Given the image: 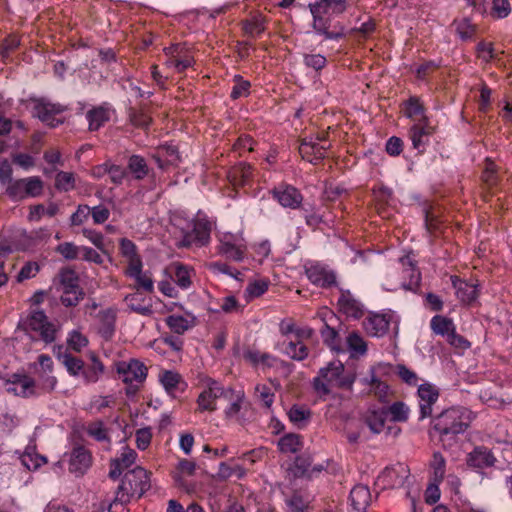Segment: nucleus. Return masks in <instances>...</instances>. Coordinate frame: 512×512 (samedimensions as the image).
<instances>
[{"instance_id": "69168bd1", "label": "nucleus", "mask_w": 512, "mask_h": 512, "mask_svg": "<svg viewBox=\"0 0 512 512\" xmlns=\"http://www.w3.org/2000/svg\"><path fill=\"white\" fill-rule=\"evenodd\" d=\"M232 176L239 184L244 185L252 176V167L249 164L241 163L233 169Z\"/></svg>"}, {"instance_id": "cd10ccee", "label": "nucleus", "mask_w": 512, "mask_h": 512, "mask_svg": "<svg viewBox=\"0 0 512 512\" xmlns=\"http://www.w3.org/2000/svg\"><path fill=\"white\" fill-rule=\"evenodd\" d=\"M14 378L7 388L8 392L21 397H29L34 394L35 382L32 378L18 375H15Z\"/></svg>"}, {"instance_id": "423d86ee", "label": "nucleus", "mask_w": 512, "mask_h": 512, "mask_svg": "<svg viewBox=\"0 0 512 512\" xmlns=\"http://www.w3.org/2000/svg\"><path fill=\"white\" fill-rule=\"evenodd\" d=\"M115 369L119 377L125 384H128L127 394L135 393L138 385L146 380L148 368L138 359H129L115 363Z\"/></svg>"}, {"instance_id": "79ce46f5", "label": "nucleus", "mask_w": 512, "mask_h": 512, "mask_svg": "<svg viewBox=\"0 0 512 512\" xmlns=\"http://www.w3.org/2000/svg\"><path fill=\"white\" fill-rule=\"evenodd\" d=\"M279 449L284 453H296L302 447L301 438L297 434H286L280 438Z\"/></svg>"}, {"instance_id": "39448f33", "label": "nucleus", "mask_w": 512, "mask_h": 512, "mask_svg": "<svg viewBox=\"0 0 512 512\" xmlns=\"http://www.w3.org/2000/svg\"><path fill=\"white\" fill-rule=\"evenodd\" d=\"M20 325L24 331L35 333L46 344L52 343L56 339L57 328L49 321L43 310L35 309L30 311Z\"/></svg>"}, {"instance_id": "5701e85b", "label": "nucleus", "mask_w": 512, "mask_h": 512, "mask_svg": "<svg viewBox=\"0 0 512 512\" xmlns=\"http://www.w3.org/2000/svg\"><path fill=\"white\" fill-rule=\"evenodd\" d=\"M91 465V455L84 447L73 449L69 462V470L77 476L83 475Z\"/></svg>"}, {"instance_id": "4c0bfd02", "label": "nucleus", "mask_w": 512, "mask_h": 512, "mask_svg": "<svg viewBox=\"0 0 512 512\" xmlns=\"http://www.w3.org/2000/svg\"><path fill=\"white\" fill-rule=\"evenodd\" d=\"M431 329L446 338L455 330L453 321L447 317L436 315L431 319Z\"/></svg>"}, {"instance_id": "bf43d9fd", "label": "nucleus", "mask_w": 512, "mask_h": 512, "mask_svg": "<svg viewBox=\"0 0 512 512\" xmlns=\"http://www.w3.org/2000/svg\"><path fill=\"white\" fill-rule=\"evenodd\" d=\"M26 185V194L28 197H37L42 194L43 182L37 176L24 178Z\"/></svg>"}, {"instance_id": "c9c22d12", "label": "nucleus", "mask_w": 512, "mask_h": 512, "mask_svg": "<svg viewBox=\"0 0 512 512\" xmlns=\"http://www.w3.org/2000/svg\"><path fill=\"white\" fill-rule=\"evenodd\" d=\"M453 27L458 37L462 41H469L474 38L477 32V26L468 18L456 19L453 21Z\"/></svg>"}, {"instance_id": "e433bc0d", "label": "nucleus", "mask_w": 512, "mask_h": 512, "mask_svg": "<svg viewBox=\"0 0 512 512\" xmlns=\"http://www.w3.org/2000/svg\"><path fill=\"white\" fill-rule=\"evenodd\" d=\"M143 264H139L136 268L137 270H133V268L126 269V275L135 279L136 283L139 287L143 288L147 292H153L154 283L151 276L148 273L142 272Z\"/></svg>"}, {"instance_id": "6ab92c4d", "label": "nucleus", "mask_w": 512, "mask_h": 512, "mask_svg": "<svg viewBox=\"0 0 512 512\" xmlns=\"http://www.w3.org/2000/svg\"><path fill=\"white\" fill-rule=\"evenodd\" d=\"M137 453L135 450L125 446L122 447L119 456L112 459L110 462L109 476L112 479H117L122 472L133 465L136 461Z\"/></svg>"}, {"instance_id": "58836bf2", "label": "nucleus", "mask_w": 512, "mask_h": 512, "mask_svg": "<svg viewBox=\"0 0 512 512\" xmlns=\"http://www.w3.org/2000/svg\"><path fill=\"white\" fill-rule=\"evenodd\" d=\"M283 352L295 361H302L308 357V348L300 341H289L285 344Z\"/></svg>"}, {"instance_id": "c756f323", "label": "nucleus", "mask_w": 512, "mask_h": 512, "mask_svg": "<svg viewBox=\"0 0 512 512\" xmlns=\"http://www.w3.org/2000/svg\"><path fill=\"white\" fill-rule=\"evenodd\" d=\"M452 283L456 289L457 298L463 303L469 304L475 301L478 297V290L476 285L459 280L456 277L452 278Z\"/></svg>"}, {"instance_id": "a211bd4d", "label": "nucleus", "mask_w": 512, "mask_h": 512, "mask_svg": "<svg viewBox=\"0 0 512 512\" xmlns=\"http://www.w3.org/2000/svg\"><path fill=\"white\" fill-rule=\"evenodd\" d=\"M338 306L347 317L358 319L364 315L363 304L349 290H341Z\"/></svg>"}, {"instance_id": "412c9836", "label": "nucleus", "mask_w": 512, "mask_h": 512, "mask_svg": "<svg viewBox=\"0 0 512 512\" xmlns=\"http://www.w3.org/2000/svg\"><path fill=\"white\" fill-rule=\"evenodd\" d=\"M403 267V278H409V281L404 280L401 286L405 290L416 291L420 286L421 274L416 268L413 259L410 256H404L400 259Z\"/></svg>"}, {"instance_id": "774afa93", "label": "nucleus", "mask_w": 512, "mask_h": 512, "mask_svg": "<svg viewBox=\"0 0 512 512\" xmlns=\"http://www.w3.org/2000/svg\"><path fill=\"white\" fill-rule=\"evenodd\" d=\"M289 512H304L308 502L299 494L295 493L286 500Z\"/></svg>"}, {"instance_id": "2f4dec72", "label": "nucleus", "mask_w": 512, "mask_h": 512, "mask_svg": "<svg viewBox=\"0 0 512 512\" xmlns=\"http://www.w3.org/2000/svg\"><path fill=\"white\" fill-rule=\"evenodd\" d=\"M243 359L251 365L258 367H272L276 362V357L273 355L261 352L256 349H247L243 352Z\"/></svg>"}, {"instance_id": "9b49d317", "label": "nucleus", "mask_w": 512, "mask_h": 512, "mask_svg": "<svg viewBox=\"0 0 512 512\" xmlns=\"http://www.w3.org/2000/svg\"><path fill=\"white\" fill-rule=\"evenodd\" d=\"M33 116L51 127H56L61 120L55 118L56 115L62 113L65 107L58 103H52L47 99L40 98L33 100Z\"/></svg>"}, {"instance_id": "20e7f679", "label": "nucleus", "mask_w": 512, "mask_h": 512, "mask_svg": "<svg viewBox=\"0 0 512 512\" xmlns=\"http://www.w3.org/2000/svg\"><path fill=\"white\" fill-rule=\"evenodd\" d=\"M150 487L147 471L142 467H136L125 475L118 487L114 503L125 504L130 498H140Z\"/></svg>"}, {"instance_id": "4be33fe9", "label": "nucleus", "mask_w": 512, "mask_h": 512, "mask_svg": "<svg viewBox=\"0 0 512 512\" xmlns=\"http://www.w3.org/2000/svg\"><path fill=\"white\" fill-rule=\"evenodd\" d=\"M210 239V233L206 225L201 223H195L191 231L183 234L180 242L183 247H190L192 245L203 246L208 243Z\"/></svg>"}, {"instance_id": "338daca9", "label": "nucleus", "mask_w": 512, "mask_h": 512, "mask_svg": "<svg viewBox=\"0 0 512 512\" xmlns=\"http://www.w3.org/2000/svg\"><path fill=\"white\" fill-rule=\"evenodd\" d=\"M20 45V40L16 36H8L5 38L0 46V55L3 59H7L10 54L15 51Z\"/></svg>"}, {"instance_id": "bb28decb", "label": "nucleus", "mask_w": 512, "mask_h": 512, "mask_svg": "<svg viewBox=\"0 0 512 512\" xmlns=\"http://www.w3.org/2000/svg\"><path fill=\"white\" fill-rule=\"evenodd\" d=\"M54 353L71 375L76 376L83 370V361L69 354L62 346L55 348Z\"/></svg>"}, {"instance_id": "e2e57ef3", "label": "nucleus", "mask_w": 512, "mask_h": 512, "mask_svg": "<svg viewBox=\"0 0 512 512\" xmlns=\"http://www.w3.org/2000/svg\"><path fill=\"white\" fill-rule=\"evenodd\" d=\"M90 216V207L85 204L78 205L76 211L70 217L72 226H80L84 224Z\"/></svg>"}, {"instance_id": "0eeeda50", "label": "nucleus", "mask_w": 512, "mask_h": 512, "mask_svg": "<svg viewBox=\"0 0 512 512\" xmlns=\"http://www.w3.org/2000/svg\"><path fill=\"white\" fill-rule=\"evenodd\" d=\"M233 393L231 388L225 389L218 381L206 378L203 382V390L197 398V411L214 412L217 409L216 400L224 397L232 399L229 395Z\"/></svg>"}, {"instance_id": "864d4df0", "label": "nucleus", "mask_w": 512, "mask_h": 512, "mask_svg": "<svg viewBox=\"0 0 512 512\" xmlns=\"http://www.w3.org/2000/svg\"><path fill=\"white\" fill-rule=\"evenodd\" d=\"M56 252L61 254L66 260H75L80 258L81 246H77L72 242H63L57 246Z\"/></svg>"}, {"instance_id": "3c124183", "label": "nucleus", "mask_w": 512, "mask_h": 512, "mask_svg": "<svg viewBox=\"0 0 512 512\" xmlns=\"http://www.w3.org/2000/svg\"><path fill=\"white\" fill-rule=\"evenodd\" d=\"M87 434L99 442H109L108 431L102 421H95L89 423L87 426Z\"/></svg>"}, {"instance_id": "c85d7f7f", "label": "nucleus", "mask_w": 512, "mask_h": 512, "mask_svg": "<svg viewBox=\"0 0 512 512\" xmlns=\"http://www.w3.org/2000/svg\"><path fill=\"white\" fill-rule=\"evenodd\" d=\"M120 254L127 260L128 267L137 270L139 264H142V259L137 251V246L134 242L127 238H122L119 241Z\"/></svg>"}, {"instance_id": "a18cd8bd", "label": "nucleus", "mask_w": 512, "mask_h": 512, "mask_svg": "<svg viewBox=\"0 0 512 512\" xmlns=\"http://www.w3.org/2000/svg\"><path fill=\"white\" fill-rule=\"evenodd\" d=\"M288 416L290 421L298 426L299 428H302L305 426L306 422L309 420L311 416V411L307 408L294 405L290 408L288 412Z\"/></svg>"}, {"instance_id": "f257e3e1", "label": "nucleus", "mask_w": 512, "mask_h": 512, "mask_svg": "<svg viewBox=\"0 0 512 512\" xmlns=\"http://www.w3.org/2000/svg\"><path fill=\"white\" fill-rule=\"evenodd\" d=\"M347 8L346 0H320L309 4L313 16L314 31L328 40H338L344 36V27L340 23L332 24L331 16L342 14Z\"/></svg>"}, {"instance_id": "5fc2aeb1", "label": "nucleus", "mask_w": 512, "mask_h": 512, "mask_svg": "<svg viewBox=\"0 0 512 512\" xmlns=\"http://www.w3.org/2000/svg\"><path fill=\"white\" fill-rule=\"evenodd\" d=\"M82 234L85 238H87L97 249H99L103 253H107L106 245H105V237L102 233L90 229L84 228L82 230Z\"/></svg>"}, {"instance_id": "ddd939ff", "label": "nucleus", "mask_w": 512, "mask_h": 512, "mask_svg": "<svg viewBox=\"0 0 512 512\" xmlns=\"http://www.w3.org/2000/svg\"><path fill=\"white\" fill-rule=\"evenodd\" d=\"M433 131L434 129L429 121L413 123L408 131L413 148L423 153L429 144V138Z\"/></svg>"}, {"instance_id": "7ed1b4c3", "label": "nucleus", "mask_w": 512, "mask_h": 512, "mask_svg": "<svg viewBox=\"0 0 512 512\" xmlns=\"http://www.w3.org/2000/svg\"><path fill=\"white\" fill-rule=\"evenodd\" d=\"M474 418L473 412L464 407H452L442 412L433 424L434 430L439 434L440 440L452 439L462 434L469 427Z\"/></svg>"}, {"instance_id": "4d7b16f0", "label": "nucleus", "mask_w": 512, "mask_h": 512, "mask_svg": "<svg viewBox=\"0 0 512 512\" xmlns=\"http://www.w3.org/2000/svg\"><path fill=\"white\" fill-rule=\"evenodd\" d=\"M303 62L306 67L311 68L318 72L326 66L327 59L322 54L306 53L303 55Z\"/></svg>"}, {"instance_id": "dca6fc26", "label": "nucleus", "mask_w": 512, "mask_h": 512, "mask_svg": "<svg viewBox=\"0 0 512 512\" xmlns=\"http://www.w3.org/2000/svg\"><path fill=\"white\" fill-rule=\"evenodd\" d=\"M331 145L320 144L314 141L313 137L305 138L299 146V153L303 159L316 164L325 158L327 150Z\"/></svg>"}, {"instance_id": "b1692460", "label": "nucleus", "mask_w": 512, "mask_h": 512, "mask_svg": "<svg viewBox=\"0 0 512 512\" xmlns=\"http://www.w3.org/2000/svg\"><path fill=\"white\" fill-rule=\"evenodd\" d=\"M172 272V279L177 286L183 290H187L192 285V276L194 275L193 268L184 265L180 262H175L170 266Z\"/></svg>"}, {"instance_id": "680f3d73", "label": "nucleus", "mask_w": 512, "mask_h": 512, "mask_svg": "<svg viewBox=\"0 0 512 512\" xmlns=\"http://www.w3.org/2000/svg\"><path fill=\"white\" fill-rule=\"evenodd\" d=\"M321 337L325 344H327L331 349L336 350L338 348L339 335L338 332L325 324L320 331Z\"/></svg>"}, {"instance_id": "603ef678", "label": "nucleus", "mask_w": 512, "mask_h": 512, "mask_svg": "<svg viewBox=\"0 0 512 512\" xmlns=\"http://www.w3.org/2000/svg\"><path fill=\"white\" fill-rule=\"evenodd\" d=\"M181 376L174 371H164L160 374V382L168 393H172L180 383Z\"/></svg>"}, {"instance_id": "f03ea898", "label": "nucleus", "mask_w": 512, "mask_h": 512, "mask_svg": "<svg viewBox=\"0 0 512 512\" xmlns=\"http://www.w3.org/2000/svg\"><path fill=\"white\" fill-rule=\"evenodd\" d=\"M355 380V374L346 372L342 362L335 360L319 370L318 375L313 378L312 386L316 394L323 398L335 388L350 390Z\"/></svg>"}, {"instance_id": "9d476101", "label": "nucleus", "mask_w": 512, "mask_h": 512, "mask_svg": "<svg viewBox=\"0 0 512 512\" xmlns=\"http://www.w3.org/2000/svg\"><path fill=\"white\" fill-rule=\"evenodd\" d=\"M409 475L410 470L408 466L403 463H397L392 467L385 468L378 476L377 481L382 485L383 489L400 488L404 486Z\"/></svg>"}, {"instance_id": "a19ab883", "label": "nucleus", "mask_w": 512, "mask_h": 512, "mask_svg": "<svg viewBox=\"0 0 512 512\" xmlns=\"http://www.w3.org/2000/svg\"><path fill=\"white\" fill-rule=\"evenodd\" d=\"M128 169L137 180L145 178L149 171L145 159L139 155H132L129 158Z\"/></svg>"}, {"instance_id": "de8ad7c7", "label": "nucleus", "mask_w": 512, "mask_h": 512, "mask_svg": "<svg viewBox=\"0 0 512 512\" xmlns=\"http://www.w3.org/2000/svg\"><path fill=\"white\" fill-rule=\"evenodd\" d=\"M165 321L167 326L176 334H184L192 327L191 322L181 315H170Z\"/></svg>"}, {"instance_id": "f704fd0d", "label": "nucleus", "mask_w": 512, "mask_h": 512, "mask_svg": "<svg viewBox=\"0 0 512 512\" xmlns=\"http://www.w3.org/2000/svg\"><path fill=\"white\" fill-rule=\"evenodd\" d=\"M125 301L128 307L137 314L150 316L153 313L152 305L146 303L145 298L140 293L127 295Z\"/></svg>"}, {"instance_id": "6e6d98bb", "label": "nucleus", "mask_w": 512, "mask_h": 512, "mask_svg": "<svg viewBox=\"0 0 512 512\" xmlns=\"http://www.w3.org/2000/svg\"><path fill=\"white\" fill-rule=\"evenodd\" d=\"M18 418L9 412H0V431L3 434H10L18 426Z\"/></svg>"}, {"instance_id": "1a4fd4ad", "label": "nucleus", "mask_w": 512, "mask_h": 512, "mask_svg": "<svg viewBox=\"0 0 512 512\" xmlns=\"http://www.w3.org/2000/svg\"><path fill=\"white\" fill-rule=\"evenodd\" d=\"M272 198L285 209L298 210L303 206L304 197L299 189L287 183H280L270 191Z\"/></svg>"}, {"instance_id": "09e8293b", "label": "nucleus", "mask_w": 512, "mask_h": 512, "mask_svg": "<svg viewBox=\"0 0 512 512\" xmlns=\"http://www.w3.org/2000/svg\"><path fill=\"white\" fill-rule=\"evenodd\" d=\"M446 461L440 452H435L431 461L433 470L432 481L441 483L445 476Z\"/></svg>"}, {"instance_id": "c03bdc74", "label": "nucleus", "mask_w": 512, "mask_h": 512, "mask_svg": "<svg viewBox=\"0 0 512 512\" xmlns=\"http://www.w3.org/2000/svg\"><path fill=\"white\" fill-rule=\"evenodd\" d=\"M346 342L352 355H364L367 351L366 342L358 332L349 333Z\"/></svg>"}, {"instance_id": "49530a36", "label": "nucleus", "mask_w": 512, "mask_h": 512, "mask_svg": "<svg viewBox=\"0 0 512 512\" xmlns=\"http://www.w3.org/2000/svg\"><path fill=\"white\" fill-rule=\"evenodd\" d=\"M26 185L24 178L18 179V180H12L7 186H6V194L14 201H20L25 198H27L26 194Z\"/></svg>"}, {"instance_id": "7c9ffc66", "label": "nucleus", "mask_w": 512, "mask_h": 512, "mask_svg": "<svg viewBox=\"0 0 512 512\" xmlns=\"http://www.w3.org/2000/svg\"><path fill=\"white\" fill-rule=\"evenodd\" d=\"M164 51L166 55L176 57L175 70L179 73L185 71L194 63L193 57L190 54L184 52V48L179 44L165 48Z\"/></svg>"}, {"instance_id": "4468645a", "label": "nucleus", "mask_w": 512, "mask_h": 512, "mask_svg": "<svg viewBox=\"0 0 512 512\" xmlns=\"http://www.w3.org/2000/svg\"><path fill=\"white\" fill-rule=\"evenodd\" d=\"M497 459L492 451L485 446H477L466 456V464L475 470L493 467Z\"/></svg>"}, {"instance_id": "0e129e2a", "label": "nucleus", "mask_w": 512, "mask_h": 512, "mask_svg": "<svg viewBox=\"0 0 512 512\" xmlns=\"http://www.w3.org/2000/svg\"><path fill=\"white\" fill-rule=\"evenodd\" d=\"M396 374L404 383L410 386H415L418 383L419 379L417 374L413 370L407 368L405 365H397Z\"/></svg>"}, {"instance_id": "393cba45", "label": "nucleus", "mask_w": 512, "mask_h": 512, "mask_svg": "<svg viewBox=\"0 0 512 512\" xmlns=\"http://www.w3.org/2000/svg\"><path fill=\"white\" fill-rule=\"evenodd\" d=\"M349 498L355 512H365L371 501V493L367 486L356 485L351 490Z\"/></svg>"}, {"instance_id": "2eb2a0df", "label": "nucleus", "mask_w": 512, "mask_h": 512, "mask_svg": "<svg viewBox=\"0 0 512 512\" xmlns=\"http://www.w3.org/2000/svg\"><path fill=\"white\" fill-rule=\"evenodd\" d=\"M218 251L227 259L241 262L245 258L247 247L243 240L236 239L233 236H225L220 242Z\"/></svg>"}, {"instance_id": "8fccbe9b", "label": "nucleus", "mask_w": 512, "mask_h": 512, "mask_svg": "<svg viewBox=\"0 0 512 512\" xmlns=\"http://www.w3.org/2000/svg\"><path fill=\"white\" fill-rule=\"evenodd\" d=\"M55 187L59 191L68 192L75 187V177L71 172L60 171L55 178Z\"/></svg>"}, {"instance_id": "a878e982", "label": "nucleus", "mask_w": 512, "mask_h": 512, "mask_svg": "<svg viewBox=\"0 0 512 512\" xmlns=\"http://www.w3.org/2000/svg\"><path fill=\"white\" fill-rule=\"evenodd\" d=\"M112 110L108 106H98L89 110L86 118L89 122V130L96 131L108 122L112 115Z\"/></svg>"}, {"instance_id": "6e6552de", "label": "nucleus", "mask_w": 512, "mask_h": 512, "mask_svg": "<svg viewBox=\"0 0 512 512\" xmlns=\"http://www.w3.org/2000/svg\"><path fill=\"white\" fill-rule=\"evenodd\" d=\"M387 366L379 364L371 367L369 375L361 379V383L368 388V392L373 394L381 402H388L390 395V387L381 379L386 373Z\"/></svg>"}, {"instance_id": "37998d69", "label": "nucleus", "mask_w": 512, "mask_h": 512, "mask_svg": "<svg viewBox=\"0 0 512 512\" xmlns=\"http://www.w3.org/2000/svg\"><path fill=\"white\" fill-rule=\"evenodd\" d=\"M386 417L387 415L384 409L371 411L366 417V423L373 433L379 434L384 429Z\"/></svg>"}, {"instance_id": "f8f14e48", "label": "nucleus", "mask_w": 512, "mask_h": 512, "mask_svg": "<svg viewBox=\"0 0 512 512\" xmlns=\"http://www.w3.org/2000/svg\"><path fill=\"white\" fill-rule=\"evenodd\" d=\"M417 395L420 408L419 420H423L432 415V407L439 398V391L434 385L430 383H424L419 385Z\"/></svg>"}, {"instance_id": "ea45409f", "label": "nucleus", "mask_w": 512, "mask_h": 512, "mask_svg": "<svg viewBox=\"0 0 512 512\" xmlns=\"http://www.w3.org/2000/svg\"><path fill=\"white\" fill-rule=\"evenodd\" d=\"M384 410L394 422H405L409 418V407L402 401L394 402Z\"/></svg>"}, {"instance_id": "052dcab7", "label": "nucleus", "mask_w": 512, "mask_h": 512, "mask_svg": "<svg viewBox=\"0 0 512 512\" xmlns=\"http://www.w3.org/2000/svg\"><path fill=\"white\" fill-rule=\"evenodd\" d=\"M21 462L28 470H36L46 463V458L35 453L26 452L22 455Z\"/></svg>"}, {"instance_id": "f3484780", "label": "nucleus", "mask_w": 512, "mask_h": 512, "mask_svg": "<svg viewBox=\"0 0 512 512\" xmlns=\"http://www.w3.org/2000/svg\"><path fill=\"white\" fill-rule=\"evenodd\" d=\"M306 275L312 284L322 288H329L336 283L334 271L321 264L308 267Z\"/></svg>"}, {"instance_id": "72a5a7b5", "label": "nucleus", "mask_w": 512, "mask_h": 512, "mask_svg": "<svg viewBox=\"0 0 512 512\" xmlns=\"http://www.w3.org/2000/svg\"><path fill=\"white\" fill-rule=\"evenodd\" d=\"M99 331L105 339H110L115 332L116 311L108 308L99 312Z\"/></svg>"}, {"instance_id": "13d9d810", "label": "nucleus", "mask_w": 512, "mask_h": 512, "mask_svg": "<svg viewBox=\"0 0 512 512\" xmlns=\"http://www.w3.org/2000/svg\"><path fill=\"white\" fill-rule=\"evenodd\" d=\"M68 346L76 352H80L88 344V339L78 330H73L67 338Z\"/></svg>"}, {"instance_id": "473e14b6", "label": "nucleus", "mask_w": 512, "mask_h": 512, "mask_svg": "<svg viewBox=\"0 0 512 512\" xmlns=\"http://www.w3.org/2000/svg\"><path fill=\"white\" fill-rule=\"evenodd\" d=\"M404 115L413 123L429 121L425 108L417 97H410L405 103Z\"/></svg>"}, {"instance_id": "aec40b11", "label": "nucleus", "mask_w": 512, "mask_h": 512, "mask_svg": "<svg viewBox=\"0 0 512 512\" xmlns=\"http://www.w3.org/2000/svg\"><path fill=\"white\" fill-rule=\"evenodd\" d=\"M390 325V316L386 314H370L363 321V328L368 335L381 337L387 333Z\"/></svg>"}]
</instances>
